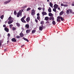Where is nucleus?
Returning a JSON list of instances; mask_svg holds the SVG:
<instances>
[{"label":"nucleus","instance_id":"393cba45","mask_svg":"<svg viewBox=\"0 0 74 74\" xmlns=\"http://www.w3.org/2000/svg\"><path fill=\"white\" fill-rule=\"evenodd\" d=\"M31 10V8H28L27 9V11H29V10Z\"/></svg>","mask_w":74,"mask_h":74},{"label":"nucleus","instance_id":"864d4df0","mask_svg":"<svg viewBox=\"0 0 74 74\" xmlns=\"http://www.w3.org/2000/svg\"><path fill=\"white\" fill-rule=\"evenodd\" d=\"M10 1H11V0H9Z\"/></svg>","mask_w":74,"mask_h":74},{"label":"nucleus","instance_id":"4be33fe9","mask_svg":"<svg viewBox=\"0 0 74 74\" xmlns=\"http://www.w3.org/2000/svg\"><path fill=\"white\" fill-rule=\"evenodd\" d=\"M9 26H10V28L11 29V28H12V27L13 26V25L12 24H10L9 25Z\"/></svg>","mask_w":74,"mask_h":74},{"label":"nucleus","instance_id":"1a4fd4ad","mask_svg":"<svg viewBox=\"0 0 74 74\" xmlns=\"http://www.w3.org/2000/svg\"><path fill=\"white\" fill-rule=\"evenodd\" d=\"M10 1L9 0L8 1H7L5 2L4 3V4H7V3H10Z\"/></svg>","mask_w":74,"mask_h":74},{"label":"nucleus","instance_id":"423d86ee","mask_svg":"<svg viewBox=\"0 0 74 74\" xmlns=\"http://www.w3.org/2000/svg\"><path fill=\"white\" fill-rule=\"evenodd\" d=\"M35 11H34V9H33L32 10V15H35Z\"/></svg>","mask_w":74,"mask_h":74},{"label":"nucleus","instance_id":"20e7f679","mask_svg":"<svg viewBox=\"0 0 74 74\" xmlns=\"http://www.w3.org/2000/svg\"><path fill=\"white\" fill-rule=\"evenodd\" d=\"M22 11H23V10H20L17 13V17H19V16H21L22 15Z\"/></svg>","mask_w":74,"mask_h":74},{"label":"nucleus","instance_id":"f3484780","mask_svg":"<svg viewBox=\"0 0 74 74\" xmlns=\"http://www.w3.org/2000/svg\"><path fill=\"white\" fill-rule=\"evenodd\" d=\"M45 19L46 20V21H48V20L49 19V18H48V17H46L45 18Z\"/></svg>","mask_w":74,"mask_h":74},{"label":"nucleus","instance_id":"c85d7f7f","mask_svg":"<svg viewBox=\"0 0 74 74\" xmlns=\"http://www.w3.org/2000/svg\"><path fill=\"white\" fill-rule=\"evenodd\" d=\"M50 5L51 7H52V3H50Z\"/></svg>","mask_w":74,"mask_h":74},{"label":"nucleus","instance_id":"c03bdc74","mask_svg":"<svg viewBox=\"0 0 74 74\" xmlns=\"http://www.w3.org/2000/svg\"><path fill=\"white\" fill-rule=\"evenodd\" d=\"M35 21L36 22H38V21L36 19H35Z\"/></svg>","mask_w":74,"mask_h":74},{"label":"nucleus","instance_id":"09e8293b","mask_svg":"<svg viewBox=\"0 0 74 74\" xmlns=\"http://www.w3.org/2000/svg\"><path fill=\"white\" fill-rule=\"evenodd\" d=\"M1 42H0V45H1Z\"/></svg>","mask_w":74,"mask_h":74},{"label":"nucleus","instance_id":"dca6fc26","mask_svg":"<svg viewBox=\"0 0 74 74\" xmlns=\"http://www.w3.org/2000/svg\"><path fill=\"white\" fill-rule=\"evenodd\" d=\"M30 30H27L26 31L27 33H30Z\"/></svg>","mask_w":74,"mask_h":74},{"label":"nucleus","instance_id":"5fc2aeb1","mask_svg":"<svg viewBox=\"0 0 74 74\" xmlns=\"http://www.w3.org/2000/svg\"><path fill=\"white\" fill-rule=\"evenodd\" d=\"M6 22H5V23Z\"/></svg>","mask_w":74,"mask_h":74},{"label":"nucleus","instance_id":"a18cd8bd","mask_svg":"<svg viewBox=\"0 0 74 74\" xmlns=\"http://www.w3.org/2000/svg\"><path fill=\"white\" fill-rule=\"evenodd\" d=\"M5 26H6L5 25H3V27H5Z\"/></svg>","mask_w":74,"mask_h":74},{"label":"nucleus","instance_id":"a211bd4d","mask_svg":"<svg viewBox=\"0 0 74 74\" xmlns=\"http://www.w3.org/2000/svg\"><path fill=\"white\" fill-rule=\"evenodd\" d=\"M52 23H53V25H56V23L55 22V21H53Z\"/></svg>","mask_w":74,"mask_h":74},{"label":"nucleus","instance_id":"a878e982","mask_svg":"<svg viewBox=\"0 0 74 74\" xmlns=\"http://www.w3.org/2000/svg\"><path fill=\"white\" fill-rule=\"evenodd\" d=\"M4 18V15H2V16H1V19H3Z\"/></svg>","mask_w":74,"mask_h":74},{"label":"nucleus","instance_id":"de8ad7c7","mask_svg":"<svg viewBox=\"0 0 74 74\" xmlns=\"http://www.w3.org/2000/svg\"><path fill=\"white\" fill-rule=\"evenodd\" d=\"M24 7H25V8H26L27 7V5L25 6H24Z\"/></svg>","mask_w":74,"mask_h":74},{"label":"nucleus","instance_id":"49530a36","mask_svg":"<svg viewBox=\"0 0 74 74\" xmlns=\"http://www.w3.org/2000/svg\"><path fill=\"white\" fill-rule=\"evenodd\" d=\"M60 8H58V10H60Z\"/></svg>","mask_w":74,"mask_h":74},{"label":"nucleus","instance_id":"6e6552de","mask_svg":"<svg viewBox=\"0 0 74 74\" xmlns=\"http://www.w3.org/2000/svg\"><path fill=\"white\" fill-rule=\"evenodd\" d=\"M43 27V26L42 25H41L39 27V30H40L42 31V29Z\"/></svg>","mask_w":74,"mask_h":74},{"label":"nucleus","instance_id":"9d476101","mask_svg":"<svg viewBox=\"0 0 74 74\" xmlns=\"http://www.w3.org/2000/svg\"><path fill=\"white\" fill-rule=\"evenodd\" d=\"M12 41H13L14 42H16V40L15 38H13L12 39Z\"/></svg>","mask_w":74,"mask_h":74},{"label":"nucleus","instance_id":"4468645a","mask_svg":"<svg viewBox=\"0 0 74 74\" xmlns=\"http://www.w3.org/2000/svg\"><path fill=\"white\" fill-rule=\"evenodd\" d=\"M25 27L26 28H29V25L28 24H26L25 25Z\"/></svg>","mask_w":74,"mask_h":74},{"label":"nucleus","instance_id":"a19ab883","mask_svg":"<svg viewBox=\"0 0 74 74\" xmlns=\"http://www.w3.org/2000/svg\"><path fill=\"white\" fill-rule=\"evenodd\" d=\"M43 11H45V8H42Z\"/></svg>","mask_w":74,"mask_h":74},{"label":"nucleus","instance_id":"ea45409f","mask_svg":"<svg viewBox=\"0 0 74 74\" xmlns=\"http://www.w3.org/2000/svg\"><path fill=\"white\" fill-rule=\"evenodd\" d=\"M8 36L9 37H10V34H8Z\"/></svg>","mask_w":74,"mask_h":74},{"label":"nucleus","instance_id":"ddd939ff","mask_svg":"<svg viewBox=\"0 0 74 74\" xmlns=\"http://www.w3.org/2000/svg\"><path fill=\"white\" fill-rule=\"evenodd\" d=\"M48 10L49 12H51V8L49 7Z\"/></svg>","mask_w":74,"mask_h":74},{"label":"nucleus","instance_id":"7c9ffc66","mask_svg":"<svg viewBox=\"0 0 74 74\" xmlns=\"http://www.w3.org/2000/svg\"><path fill=\"white\" fill-rule=\"evenodd\" d=\"M14 15H16V11H15L14 12Z\"/></svg>","mask_w":74,"mask_h":74},{"label":"nucleus","instance_id":"37998d69","mask_svg":"<svg viewBox=\"0 0 74 74\" xmlns=\"http://www.w3.org/2000/svg\"><path fill=\"white\" fill-rule=\"evenodd\" d=\"M72 6H74V3H72Z\"/></svg>","mask_w":74,"mask_h":74},{"label":"nucleus","instance_id":"aec40b11","mask_svg":"<svg viewBox=\"0 0 74 74\" xmlns=\"http://www.w3.org/2000/svg\"><path fill=\"white\" fill-rule=\"evenodd\" d=\"M63 13H64V12H63V11L61 12L60 13V15H62V14H63Z\"/></svg>","mask_w":74,"mask_h":74},{"label":"nucleus","instance_id":"b1692460","mask_svg":"<svg viewBox=\"0 0 74 74\" xmlns=\"http://www.w3.org/2000/svg\"><path fill=\"white\" fill-rule=\"evenodd\" d=\"M49 16H53V14L51 13H49Z\"/></svg>","mask_w":74,"mask_h":74},{"label":"nucleus","instance_id":"4c0bfd02","mask_svg":"<svg viewBox=\"0 0 74 74\" xmlns=\"http://www.w3.org/2000/svg\"><path fill=\"white\" fill-rule=\"evenodd\" d=\"M61 6H64V4H63V3H62L61 4Z\"/></svg>","mask_w":74,"mask_h":74},{"label":"nucleus","instance_id":"412c9836","mask_svg":"<svg viewBox=\"0 0 74 74\" xmlns=\"http://www.w3.org/2000/svg\"><path fill=\"white\" fill-rule=\"evenodd\" d=\"M23 39L24 40H25V41H29V40L28 39L25 38H23Z\"/></svg>","mask_w":74,"mask_h":74},{"label":"nucleus","instance_id":"58836bf2","mask_svg":"<svg viewBox=\"0 0 74 74\" xmlns=\"http://www.w3.org/2000/svg\"><path fill=\"white\" fill-rule=\"evenodd\" d=\"M5 52H6V51H7V49H5L4 50Z\"/></svg>","mask_w":74,"mask_h":74},{"label":"nucleus","instance_id":"bb28decb","mask_svg":"<svg viewBox=\"0 0 74 74\" xmlns=\"http://www.w3.org/2000/svg\"><path fill=\"white\" fill-rule=\"evenodd\" d=\"M20 36L21 37H23V33H21L20 34Z\"/></svg>","mask_w":74,"mask_h":74},{"label":"nucleus","instance_id":"f03ea898","mask_svg":"<svg viewBox=\"0 0 74 74\" xmlns=\"http://www.w3.org/2000/svg\"><path fill=\"white\" fill-rule=\"evenodd\" d=\"M8 24H11V23H12L13 22V20L11 17H10L8 18Z\"/></svg>","mask_w":74,"mask_h":74},{"label":"nucleus","instance_id":"79ce46f5","mask_svg":"<svg viewBox=\"0 0 74 74\" xmlns=\"http://www.w3.org/2000/svg\"><path fill=\"white\" fill-rule=\"evenodd\" d=\"M37 15V16H39L40 15V14H39V13H38Z\"/></svg>","mask_w":74,"mask_h":74},{"label":"nucleus","instance_id":"8fccbe9b","mask_svg":"<svg viewBox=\"0 0 74 74\" xmlns=\"http://www.w3.org/2000/svg\"><path fill=\"white\" fill-rule=\"evenodd\" d=\"M9 42V41L8 40L7 41V43H8Z\"/></svg>","mask_w":74,"mask_h":74},{"label":"nucleus","instance_id":"f704fd0d","mask_svg":"<svg viewBox=\"0 0 74 74\" xmlns=\"http://www.w3.org/2000/svg\"><path fill=\"white\" fill-rule=\"evenodd\" d=\"M64 7H67V6H68V5H64Z\"/></svg>","mask_w":74,"mask_h":74},{"label":"nucleus","instance_id":"6ab92c4d","mask_svg":"<svg viewBox=\"0 0 74 74\" xmlns=\"http://www.w3.org/2000/svg\"><path fill=\"white\" fill-rule=\"evenodd\" d=\"M42 14H43V15H46L47 13L45 12H43L42 13Z\"/></svg>","mask_w":74,"mask_h":74},{"label":"nucleus","instance_id":"5701e85b","mask_svg":"<svg viewBox=\"0 0 74 74\" xmlns=\"http://www.w3.org/2000/svg\"><path fill=\"white\" fill-rule=\"evenodd\" d=\"M35 32H36V30H33L32 31V33L33 34Z\"/></svg>","mask_w":74,"mask_h":74},{"label":"nucleus","instance_id":"f257e3e1","mask_svg":"<svg viewBox=\"0 0 74 74\" xmlns=\"http://www.w3.org/2000/svg\"><path fill=\"white\" fill-rule=\"evenodd\" d=\"M66 12L67 14H70V13H71V14H74V12H73L72 10L70 9H69L68 10H66Z\"/></svg>","mask_w":74,"mask_h":74},{"label":"nucleus","instance_id":"603ef678","mask_svg":"<svg viewBox=\"0 0 74 74\" xmlns=\"http://www.w3.org/2000/svg\"><path fill=\"white\" fill-rule=\"evenodd\" d=\"M23 47V46H22L21 47Z\"/></svg>","mask_w":74,"mask_h":74},{"label":"nucleus","instance_id":"3c124183","mask_svg":"<svg viewBox=\"0 0 74 74\" xmlns=\"http://www.w3.org/2000/svg\"><path fill=\"white\" fill-rule=\"evenodd\" d=\"M1 20H0V22H1Z\"/></svg>","mask_w":74,"mask_h":74},{"label":"nucleus","instance_id":"2f4dec72","mask_svg":"<svg viewBox=\"0 0 74 74\" xmlns=\"http://www.w3.org/2000/svg\"><path fill=\"white\" fill-rule=\"evenodd\" d=\"M38 10H42V8H38Z\"/></svg>","mask_w":74,"mask_h":74},{"label":"nucleus","instance_id":"72a5a7b5","mask_svg":"<svg viewBox=\"0 0 74 74\" xmlns=\"http://www.w3.org/2000/svg\"><path fill=\"white\" fill-rule=\"evenodd\" d=\"M40 17L39 16H38L37 17V19H38V20H40Z\"/></svg>","mask_w":74,"mask_h":74},{"label":"nucleus","instance_id":"c9c22d12","mask_svg":"<svg viewBox=\"0 0 74 74\" xmlns=\"http://www.w3.org/2000/svg\"><path fill=\"white\" fill-rule=\"evenodd\" d=\"M41 24H43L44 23V21H42L40 23Z\"/></svg>","mask_w":74,"mask_h":74},{"label":"nucleus","instance_id":"473e14b6","mask_svg":"<svg viewBox=\"0 0 74 74\" xmlns=\"http://www.w3.org/2000/svg\"><path fill=\"white\" fill-rule=\"evenodd\" d=\"M16 29V28L15 27H13L12 30H15Z\"/></svg>","mask_w":74,"mask_h":74},{"label":"nucleus","instance_id":"cd10ccee","mask_svg":"<svg viewBox=\"0 0 74 74\" xmlns=\"http://www.w3.org/2000/svg\"><path fill=\"white\" fill-rule=\"evenodd\" d=\"M17 26H18V27H19L20 26V24L19 23H16Z\"/></svg>","mask_w":74,"mask_h":74},{"label":"nucleus","instance_id":"c756f323","mask_svg":"<svg viewBox=\"0 0 74 74\" xmlns=\"http://www.w3.org/2000/svg\"><path fill=\"white\" fill-rule=\"evenodd\" d=\"M56 9L55 8L53 9V11H54V12H56Z\"/></svg>","mask_w":74,"mask_h":74},{"label":"nucleus","instance_id":"7ed1b4c3","mask_svg":"<svg viewBox=\"0 0 74 74\" xmlns=\"http://www.w3.org/2000/svg\"><path fill=\"white\" fill-rule=\"evenodd\" d=\"M60 19H61L62 21H64V18L60 16H58L57 17V21L58 22H60Z\"/></svg>","mask_w":74,"mask_h":74},{"label":"nucleus","instance_id":"2eb2a0df","mask_svg":"<svg viewBox=\"0 0 74 74\" xmlns=\"http://www.w3.org/2000/svg\"><path fill=\"white\" fill-rule=\"evenodd\" d=\"M5 30L7 32H8V31L9 30H8V29L7 28H5Z\"/></svg>","mask_w":74,"mask_h":74},{"label":"nucleus","instance_id":"39448f33","mask_svg":"<svg viewBox=\"0 0 74 74\" xmlns=\"http://www.w3.org/2000/svg\"><path fill=\"white\" fill-rule=\"evenodd\" d=\"M26 18V16H24L21 19L22 22H23V23H26V21H25L24 20V18Z\"/></svg>","mask_w":74,"mask_h":74},{"label":"nucleus","instance_id":"e433bc0d","mask_svg":"<svg viewBox=\"0 0 74 74\" xmlns=\"http://www.w3.org/2000/svg\"><path fill=\"white\" fill-rule=\"evenodd\" d=\"M20 37V36H16V38H19Z\"/></svg>","mask_w":74,"mask_h":74},{"label":"nucleus","instance_id":"0eeeda50","mask_svg":"<svg viewBox=\"0 0 74 74\" xmlns=\"http://www.w3.org/2000/svg\"><path fill=\"white\" fill-rule=\"evenodd\" d=\"M58 7H59L58 5L56 4H55L54 6V8H56V9L58 8Z\"/></svg>","mask_w":74,"mask_h":74},{"label":"nucleus","instance_id":"f8f14e48","mask_svg":"<svg viewBox=\"0 0 74 74\" xmlns=\"http://www.w3.org/2000/svg\"><path fill=\"white\" fill-rule=\"evenodd\" d=\"M50 20H51L52 19L53 20V21L54 20V18H53V17H50L49 18Z\"/></svg>","mask_w":74,"mask_h":74},{"label":"nucleus","instance_id":"9b49d317","mask_svg":"<svg viewBox=\"0 0 74 74\" xmlns=\"http://www.w3.org/2000/svg\"><path fill=\"white\" fill-rule=\"evenodd\" d=\"M30 17H28L26 19L27 22H29V21H30Z\"/></svg>","mask_w":74,"mask_h":74}]
</instances>
